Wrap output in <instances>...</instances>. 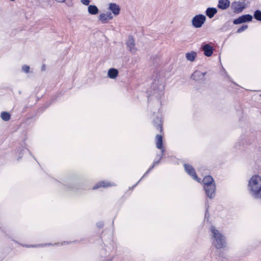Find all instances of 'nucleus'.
Instances as JSON below:
<instances>
[{"label":"nucleus","instance_id":"nucleus-27","mask_svg":"<svg viewBox=\"0 0 261 261\" xmlns=\"http://www.w3.org/2000/svg\"><path fill=\"white\" fill-rule=\"evenodd\" d=\"M9 1H11V2H15V1H16V0H9Z\"/></svg>","mask_w":261,"mask_h":261},{"label":"nucleus","instance_id":"nucleus-20","mask_svg":"<svg viewBox=\"0 0 261 261\" xmlns=\"http://www.w3.org/2000/svg\"><path fill=\"white\" fill-rule=\"evenodd\" d=\"M1 118L4 121H8L10 119V114L6 112H3L1 114Z\"/></svg>","mask_w":261,"mask_h":261},{"label":"nucleus","instance_id":"nucleus-25","mask_svg":"<svg viewBox=\"0 0 261 261\" xmlns=\"http://www.w3.org/2000/svg\"><path fill=\"white\" fill-rule=\"evenodd\" d=\"M247 26L242 27H241V28H240V29H239L238 30L237 32L238 33H241L242 31L245 30L247 29Z\"/></svg>","mask_w":261,"mask_h":261},{"label":"nucleus","instance_id":"nucleus-11","mask_svg":"<svg viewBox=\"0 0 261 261\" xmlns=\"http://www.w3.org/2000/svg\"><path fill=\"white\" fill-rule=\"evenodd\" d=\"M204 55L206 57H211L213 54L214 48L210 44H205L202 47Z\"/></svg>","mask_w":261,"mask_h":261},{"label":"nucleus","instance_id":"nucleus-22","mask_svg":"<svg viewBox=\"0 0 261 261\" xmlns=\"http://www.w3.org/2000/svg\"><path fill=\"white\" fill-rule=\"evenodd\" d=\"M22 71L25 73H29L31 72V68L30 66L27 65H24L21 67Z\"/></svg>","mask_w":261,"mask_h":261},{"label":"nucleus","instance_id":"nucleus-9","mask_svg":"<svg viewBox=\"0 0 261 261\" xmlns=\"http://www.w3.org/2000/svg\"><path fill=\"white\" fill-rule=\"evenodd\" d=\"M252 20V16L250 14L242 15L237 19L234 20L233 23L238 24L248 21H251Z\"/></svg>","mask_w":261,"mask_h":261},{"label":"nucleus","instance_id":"nucleus-4","mask_svg":"<svg viewBox=\"0 0 261 261\" xmlns=\"http://www.w3.org/2000/svg\"><path fill=\"white\" fill-rule=\"evenodd\" d=\"M247 7V4L245 0L234 2L231 4V8L236 13H240Z\"/></svg>","mask_w":261,"mask_h":261},{"label":"nucleus","instance_id":"nucleus-13","mask_svg":"<svg viewBox=\"0 0 261 261\" xmlns=\"http://www.w3.org/2000/svg\"><path fill=\"white\" fill-rule=\"evenodd\" d=\"M118 74L119 71L117 69L111 68L108 70L107 76L110 79L115 80L118 76Z\"/></svg>","mask_w":261,"mask_h":261},{"label":"nucleus","instance_id":"nucleus-2","mask_svg":"<svg viewBox=\"0 0 261 261\" xmlns=\"http://www.w3.org/2000/svg\"><path fill=\"white\" fill-rule=\"evenodd\" d=\"M210 230L212 245L217 249L226 248L228 243L226 237L214 226H212Z\"/></svg>","mask_w":261,"mask_h":261},{"label":"nucleus","instance_id":"nucleus-26","mask_svg":"<svg viewBox=\"0 0 261 261\" xmlns=\"http://www.w3.org/2000/svg\"><path fill=\"white\" fill-rule=\"evenodd\" d=\"M58 3H64L66 0H55Z\"/></svg>","mask_w":261,"mask_h":261},{"label":"nucleus","instance_id":"nucleus-10","mask_svg":"<svg viewBox=\"0 0 261 261\" xmlns=\"http://www.w3.org/2000/svg\"><path fill=\"white\" fill-rule=\"evenodd\" d=\"M184 167L187 173H188L194 180L197 182H200V179L197 176L195 170L191 166L185 164Z\"/></svg>","mask_w":261,"mask_h":261},{"label":"nucleus","instance_id":"nucleus-16","mask_svg":"<svg viewBox=\"0 0 261 261\" xmlns=\"http://www.w3.org/2000/svg\"><path fill=\"white\" fill-rule=\"evenodd\" d=\"M230 4L229 0H219L218 7L219 9L225 10L227 9Z\"/></svg>","mask_w":261,"mask_h":261},{"label":"nucleus","instance_id":"nucleus-6","mask_svg":"<svg viewBox=\"0 0 261 261\" xmlns=\"http://www.w3.org/2000/svg\"><path fill=\"white\" fill-rule=\"evenodd\" d=\"M98 20L102 23H106L114 18L112 14L110 12H105L100 13L98 17Z\"/></svg>","mask_w":261,"mask_h":261},{"label":"nucleus","instance_id":"nucleus-1","mask_svg":"<svg viewBox=\"0 0 261 261\" xmlns=\"http://www.w3.org/2000/svg\"><path fill=\"white\" fill-rule=\"evenodd\" d=\"M247 187L252 197L261 199V175L257 173L251 175L248 179Z\"/></svg>","mask_w":261,"mask_h":261},{"label":"nucleus","instance_id":"nucleus-7","mask_svg":"<svg viewBox=\"0 0 261 261\" xmlns=\"http://www.w3.org/2000/svg\"><path fill=\"white\" fill-rule=\"evenodd\" d=\"M206 72L203 70H196L191 75V78L195 81H199L204 79Z\"/></svg>","mask_w":261,"mask_h":261},{"label":"nucleus","instance_id":"nucleus-5","mask_svg":"<svg viewBox=\"0 0 261 261\" xmlns=\"http://www.w3.org/2000/svg\"><path fill=\"white\" fill-rule=\"evenodd\" d=\"M108 10L114 17L119 15L121 10L120 6L115 3H109L108 5Z\"/></svg>","mask_w":261,"mask_h":261},{"label":"nucleus","instance_id":"nucleus-15","mask_svg":"<svg viewBox=\"0 0 261 261\" xmlns=\"http://www.w3.org/2000/svg\"><path fill=\"white\" fill-rule=\"evenodd\" d=\"M87 11L91 15H96L99 13V9L96 5H90L87 8Z\"/></svg>","mask_w":261,"mask_h":261},{"label":"nucleus","instance_id":"nucleus-17","mask_svg":"<svg viewBox=\"0 0 261 261\" xmlns=\"http://www.w3.org/2000/svg\"><path fill=\"white\" fill-rule=\"evenodd\" d=\"M217 13V9L216 8L210 7L205 11L206 16L210 19L212 18Z\"/></svg>","mask_w":261,"mask_h":261},{"label":"nucleus","instance_id":"nucleus-12","mask_svg":"<svg viewBox=\"0 0 261 261\" xmlns=\"http://www.w3.org/2000/svg\"><path fill=\"white\" fill-rule=\"evenodd\" d=\"M127 48L132 53H135L137 48L135 43V40L132 37H129L126 43Z\"/></svg>","mask_w":261,"mask_h":261},{"label":"nucleus","instance_id":"nucleus-3","mask_svg":"<svg viewBox=\"0 0 261 261\" xmlns=\"http://www.w3.org/2000/svg\"><path fill=\"white\" fill-rule=\"evenodd\" d=\"M206 20V16L202 14L195 15L191 19V24L193 28L199 29L201 28Z\"/></svg>","mask_w":261,"mask_h":261},{"label":"nucleus","instance_id":"nucleus-21","mask_svg":"<svg viewBox=\"0 0 261 261\" xmlns=\"http://www.w3.org/2000/svg\"><path fill=\"white\" fill-rule=\"evenodd\" d=\"M254 17L256 20L261 21V11L256 10L254 13Z\"/></svg>","mask_w":261,"mask_h":261},{"label":"nucleus","instance_id":"nucleus-19","mask_svg":"<svg viewBox=\"0 0 261 261\" xmlns=\"http://www.w3.org/2000/svg\"><path fill=\"white\" fill-rule=\"evenodd\" d=\"M163 137L161 135H157L155 136L156 146L158 148L162 149Z\"/></svg>","mask_w":261,"mask_h":261},{"label":"nucleus","instance_id":"nucleus-24","mask_svg":"<svg viewBox=\"0 0 261 261\" xmlns=\"http://www.w3.org/2000/svg\"><path fill=\"white\" fill-rule=\"evenodd\" d=\"M111 186V185L109 182H106L102 181V182L99 183V186L100 187H108V186Z\"/></svg>","mask_w":261,"mask_h":261},{"label":"nucleus","instance_id":"nucleus-14","mask_svg":"<svg viewBox=\"0 0 261 261\" xmlns=\"http://www.w3.org/2000/svg\"><path fill=\"white\" fill-rule=\"evenodd\" d=\"M197 57V53L195 51H190L185 54V58L188 61L193 62Z\"/></svg>","mask_w":261,"mask_h":261},{"label":"nucleus","instance_id":"nucleus-23","mask_svg":"<svg viewBox=\"0 0 261 261\" xmlns=\"http://www.w3.org/2000/svg\"><path fill=\"white\" fill-rule=\"evenodd\" d=\"M80 3L84 6H88L90 5V0H81Z\"/></svg>","mask_w":261,"mask_h":261},{"label":"nucleus","instance_id":"nucleus-8","mask_svg":"<svg viewBox=\"0 0 261 261\" xmlns=\"http://www.w3.org/2000/svg\"><path fill=\"white\" fill-rule=\"evenodd\" d=\"M204 189L205 190L206 194L208 198L212 199L215 196V184L206 186L205 187H204Z\"/></svg>","mask_w":261,"mask_h":261},{"label":"nucleus","instance_id":"nucleus-18","mask_svg":"<svg viewBox=\"0 0 261 261\" xmlns=\"http://www.w3.org/2000/svg\"><path fill=\"white\" fill-rule=\"evenodd\" d=\"M203 184L204 187L215 184L213 178L209 175L206 176L203 178Z\"/></svg>","mask_w":261,"mask_h":261}]
</instances>
